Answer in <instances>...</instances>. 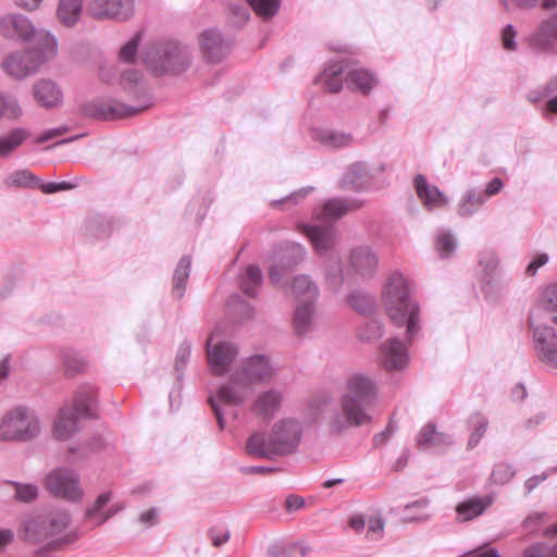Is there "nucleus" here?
Wrapping results in <instances>:
<instances>
[{"mask_svg": "<svg viewBox=\"0 0 557 557\" xmlns=\"http://www.w3.org/2000/svg\"><path fill=\"white\" fill-rule=\"evenodd\" d=\"M273 374L274 368L264 356H251L240 362L230 381L221 385L210 397L220 429L225 428L227 417L237 418V407L251 396L253 384L268 381Z\"/></svg>", "mask_w": 557, "mask_h": 557, "instance_id": "f257e3e1", "label": "nucleus"}, {"mask_svg": "<svg viewBox=\"0 0 557 557\" xmlns=\"http://www.w3.org/2000/svg\"><path fill=\"white\" fill-rule=\"evenodd\" d=\"M379 395L376 382L364 373H354L346 381V389L341 398V411L329 421L333 433H341L348 428L368 423L371 416L368 408Z\"/></svg>", "mask_w": 557, "mask_h": 557, "instance_id": "f03ea898", "label": "nucleus"}, {"mask_svg": "<svg viewBox=\"0 0 557 557\" xmlns=\"http://www.w3.org/2000/svg\"><path fill=\"white\" fill-rule=\"evenodd\" d=\"M410 281L393 271L382 287V305L396 326H406V338L412 341L420 330V307L412 298Z\"/></svg>", "mask_w": 557, "mask_h": 557, "instance_id": "7ed1b4c3", "label": "nucleus"}, {"mask_svg": "<svg viewBox=\"0 0 557 557\" xmlns=\"http://www.w3.org/2000/svg\"><path fill=\"white\" fill-rule=\"evenodd\" d=\"M301 435L300 423L295 419L285 418L273 425L269 437L261 433L252 434L247 441L246 449L256 457L272 458L275 455L289 454L298 447Z\"/></svg>", "mask_w": 557, "mask_h": 557, "instance_id": "20e7f679", "label": "nucleus"}, {"mask_svg": "<svg viewBox=\"0 0 557 557\" xmlns=\"http://www.w3.org/2000/svg\"><path fill=\"white\" fill-rule=\"evenodd\" d=\"M41 422L34 409L16 405L0 418V442L27 443L39 436Z\"/></svg>", "mask_w": 557, "mask_h": 557, "instance_id": "39448f33", "label": "nucleus"}, {"mask_svg": "<svg viewBox=\"0 0 557 557\" xmlns=\"http://www.w3.org/2000/svg\"><path fill=\"white\" fill-rule=\"evenodd\" d=\"M0 36L9 41L46 46L48 54L58 52L55 37L46 29H37L27 16L20 13H5L0 16Z\"/></svg>", "mask_w": 557, "mask_h": 557, "instance_id": "423d86ee", "label": "nucleus"}, {"mask_svg": "<svg viewBox=\"0 0 557 557\" xmlns=\"http://www.w3.org/2000/svg\"><path fill=\"white\" fill-rule=\"evenodd\" d=\"M143 60L156 74L180 73L189 66L190 53L176 41H157L145 48Z\"/></svg>", "mask_w": 557, "mask_h": 557, "instance_id": "0eeeda50", "label": "nucleus"}, {"mask_svg": "<svg viewBox=\"0 0 557 557\" xmlns=\"http://www.w3.org/2000/svg\"><path fill=\"white\" fill-rule=\"evenodd\" d=\"M94 413V397L90 391H82L75 396L72 406L60 409L52 425V435L55 440L66 441L79 429L78 419Z\"/></svg>", "mask_w": 557, "mask_h": 557, "instance_id": "6e6552de", "label": "nucleus"}, {"mask_svg": "<svg viewBox=\"0 0 557 557\" xmlns=\"http://www.w3.org/2000/svg\"><path fill=\"white\" fill-rule=\"evenodd\" d=\"M54 57L55 54H48L46 46L33 45L28 50L9 53L3 59L1 67L8 76L24 79L36 74L45 62Z\"/></svg>", "mask_w": 557, "mask_h": 557, "instance_id": "1a4fd4ad", "label": "nucleus"}, {"mask_svg": "<svg viewBox=\"0 0 557 557\" xmlns=\"http://www.w3.org/2000/svg\"><path fill=\"white\" fill-rule=\"evenodd\" d=\"M50 536V548H60L75 542L81 533L73 527L72 515L64 508L44 511Z\"/></svg>", "mask_w": 557, "mask_h": 557, "instance_id": "9d476101", "label": "nucleus"}, {"mask_svg": "<svg viewBox=\"0 0 557 557\" xmlns=\"http://www.w3.org/2000/svg\"><path fill=\"white\" fill-rule=\"evenodd\" d=\"M46 488L54 496L78 503L84 497L77 473L67 468L50 471L45 480Z\"/></svg>", "mask_w": 557, "mask_h": 557, "instance_id": "9b49d317", "label": "nucleus"}, {"mask_svg": "<svg viewBox=\"0 0 557 557\" xmlns=\"http://www.w3.org/2000/svg\"><path fill=\"white\" fill-rule=\"evenodd\" d=\"M236 346L221 337L215 330L207 342V358L212 373L215 375L226 374L237 357Z\"/></svg>", "mask_w": 557, "mask_h": 557, "instance_id": "f8f14e48", "label": "nucleus"}, {"mask_svg": "<svg viewBox=\"0 0 557 557\" xmlns=\"http://www.w3.org/2000/svg\"><path fill=\"white\" fill-rule=\"evenodd\" d=\"M87 13L97 20L127 21L135 13L134 0H90Z\"/></svg>", "mask_w": 557, "mask_h": 557, "instance_id": "ddd939ff", "label": "nucleus"}, {"mask_svg": "<svg viewBox=\"0 0 557 557\" xmlns=\"http://www.w3.org/2000/svg\"><path fill=\"white\" fill-rule=\"evenodd\" d=\"M529 46L539 53L557 54V11L545 16L528 38Z\"/></svg>", "mask_w": 557, "mask_h": 557, "instance_id": "4468645a", "label": "nucleus"}, {"mask_svg": "<svg viewBox=\"0 0 557 557\" xmlns=\"http://www.w3.org/2000/svg\"><path fill=\"white\" fill-rule=\"evenodd\" d=\"M124 509L121 502H113V493L106 491L97 496L85 510V520L90 529L104 524L109 519Z\"/></svg>", "mask_w": 557, "mask_h": 557, "instance_id": "2eb2a0df", "label": "nucleus"}, {"mask_svg": "<svg viewBox=\"0 0 557 557\" xmlns=\"http://www.w3.org/2000/svg\"><path fill=\"white\" fill-rule=\"evenodd\" d=\"M409 360L408 349L398 338H389L380 346L377 363L387 372L404 371Z\"/></svg>", "mask_w": 557, "mask_h": 557, "instance_id": "dca6fc26", "label": "nucleus"}, {"mask_svg": "<svg viewBox=\"0 0 557 557\" xmlns=\"http://www.w3.org/2000/svg\"><path fill=\"white\" fill-rule=\"evenodd\" d=\"M377 264V255L370 246H358L350 251L346 274L347 276L368 278L375 273Z\"/></svg>", "mask_w": 557, "mask_h": 557, "instance_id": "f3484780", "label": "nucleus"}, {"mask_svg": "<svg viewBox=\"0 0 557 557\" xmlns=\"http://www.w3.org/2000/svg\"><path fill=\"white\" fill-rule=\"evenodd\" d=\"M533 344L537 358L547 367L557 369V334L547 325H536Z\"/></svg>", "mask_w": 557, "mask_h": 557, "instance_id": "a211bd4d", "label": "nucleus"}, {"mask_svg": "<svg viewBox=\"0 0 557 557\" xmlns=\"http://www.w3.org/2000/svg\"><path fill=\"white\" fill-rule=\"evenodd\" d=\"M18 537L30 545H42L50 548V536L47 530L44 512L33 513L25 517L17 530Z\"/></svg>", "mask_w": 557, "mask_h": 557, "instance_id": "6ab92c4d", "label": "nucleus"}, {"mask_svg": "<svg viewBox=\"0 0 557 557\" xmlns=\"http://www.w3.org/2000/svg\"><path fill=\"white\" fill-rule=\"evenodd\" d=\"M198 44L203 57L211 62L222 60L230 51L221 33L214 28L201 32L198 36Z\"/></svg>", "mask_w": 557, "mask_h": 557, "instance_id": "aec40b11", "label": "nucleus"}, {"mask_svg": "<svg viewBox=\"0 0 557 557\" xmlns=\"http://www.w3.org/2000/svg\"><path fill=\"white\" fill-rule=\"evenodd\" d=\"M413 183L416 194L426 210L442 209L449 203L448 197L437 186L429 183L425 176L417 175Z\"/></svg>", "mask_w": 557, "mask_h": 557, "instance_id": "412c9836", "label": "nucleus"}, {"mask_svg": "<svg viewBox=\"0 0 557 557\" xmlns=\"http://www.w3.org/2000/svg\"><path fill=\"white\" fill-rule=\"evenodd\" d=\"M33 96L39 106L47 109L60 107L63 102L61 88L50 79L38 81L33 86Z\"/></svg>", "mask_w": 557, "mask_h": 557, "instance_id": "4be33fe9", "label": "nucleus"}, {"mask_svg": "<svg viewBox=\"0 0 557 557\" xmlns=\"http://www.w3.org/2000/svg\"><path fill=\"white\" fill-rule=\"evenodd\" d=\"M314 302L315 300H311L304 304L297 302L296 305L294 324L299 335L308 334L319 324V314L315 310Z\"/></svg>", "mask_w": 557, "mask_h": 557, "instance_id": "5701e85b", "label": "nucleus"}, {"mask_svg": "<svg viewBox=\"0 0 557 557\" xmlns=\"http://www.w3.org/2000/svg\"><path fill=\"white\" fill-rule=\"evenodd\" d=\"M304 233L309 237L318 253H326L335 244L336 236L332 227L304 226Z\"/></svg>", "mask_w": 557, "mask_h": 557, "instance_id": "b1692460", "label": "nucleus"}, {"mask_svg": "<svg viewBox=\"0 0 557 557\" xmlns=\"http://www.w3.org/2000/svg\"><path fill=\"white\" fill-rule=\"evenodd\" d=\"M450 443V437L444 433H438L431 423L424 425L417 437L418 446L428 450H440Z\"/></svg>", "mask_w": 557, "mask_h": 557, "instance_id": "393cba45", "label": "nucleus"}, {"mask_svg": "<svg viewBox=\"0 0 557 557\" xmlns=\"http://www.w3.org/2000/svg\"><path fill=\"white\" fill-rule=\"evenodd\" d=\"M282 397L277 392L269 391L260 394L252 404L253 414L270 419L280 408Z\"/></svg>", "mask_w": 557, "mask_h": 557, "instance_id": "a878e982", "label": "nucleus"}, {"mask_svg": "<svg viewBox=\"0 0 557 557\" xmlns=\"http://www.w3.org/2000/svg\"><path fill=\"white\" fill-rule=\"evenodd\" d=\"M493 503L492 496L469 498L460 503L457 508V517L460 521H469L482 515Z\"/></svg>", "mask_w": 557, "mask_h": 557, "instance_id": "bb28decb", "label": "nucleus"}, {"mask_svg": "<svg viewBox=\"0 0 557 557\" xmlns=\"http://www.w3.org/2000/svg\"><path fill=\"white\" fill-rule=\"evenodd\" d=\"M312 138L329 148L347 147L352 141L350 134L331 128L312 129Z\"/></svg>", "mask_w": 557, "mask_h": 557, "instance_id": "cd10ccee", "label": "nucleus"}, {"mask_svg": "<svg viewBox=\"0 0 557 557\" xmlns=\"http://www.w3.org/2000/svg\"><path fill=\"white\" fill-rule=\"evenodd\" d=\"M357 207H359V203L342 199H331L321 209L314 211V216L319 221H331L343 216Z\"/></svg>", "mask_w": 557, "mask_h": 557, "instance_id": "c85d7f7f", "label": "nucleus"}, {"mask_svg": "<svg viewBox=\"0 0 557 557\" xmlns=\"http://www.w3.org/2000/svg\"><path fill=\"white\" fill-rule=\"evenodd\" d=\"M83 12V0H59L57 8L58 21L66 26H75Z\"/></svg>", "mask_w": 557, "mask_h": 557, "instance_id": "c756f323", "label": "nucleus"}, {"mask_svg": "<svg viewBox=\"0 0 557 557\" xmlns=\"http://www.w3.org/2000/svg\"><path fill=\"white\" fill-rule=\"evenodd\" d=\"M342 74L343 66L339 63H332L317 77L315 83L325 90L336 92L343 85Z\"/></svg>", "mask_w": 557, "mask_h": 557, "instance_id": "7c9ffc66", "label": "nucleus"}, {"mask_svg": "<svg viewBox=\"0 0 557 557\" xmlns=\"http://www.w3.org/2000/svg\"><path fill=\"white\" fill-rule=\"evenodd\" d=\"M29 132L23 127H16L0 137V157H9L15 151L27 138Z\"/></svg>", "mask_w": 557, "mask_h": 557, "instance_id": "2f4dec72", "label": "nucleus"}, {"mask_svg": "<svg viewBox=\"0 0 557 557\" xmlns=\"http://www.w3.org/2000/svg\"><path fill=\"white\" fill-rule=\"evenodd\" d=\"M292 292L296 298V301L302 304L317 300L319 294L317 285L308 276L305 275L294 278L292 284Z\"/></svg>", "mask_w": 557, "mask_h": 557, "instance_id": "473e14b6", "label": "nucleus"}, {"mask_svg": "<svg viewBox=\"0 0 557 557\" xmlns=\"http://www.w3.org/2000/svg\"><path fill=\"white\" fill-rule=\"evenodd\" d=\"M368 182V170L363 163L351 164L342 178L345 188L360 189Z\"/></svg>", "mask_w": 557, "mask_h": 557, "instance_id": "72a5a7b5", "label": "nucleus"}, {"mask_svg": "<svg viewBox=\"0 0 557 557\" xmlns=\"http://www.w3.org/2000/svg\"><path fill=\"white\" fill-rule=\"evenodd\" d=\"M347 83L357 90L367 94L376 86L377 79L371 72L358 69L349 72Z\"/></svg>", "mask_w": 557, "mask_h": 557, "instance_id": "f704fd0d", "label": "nucleus"}, {"mask_svg": "<svg viewBox=\"0 0 557 557\" xmlns=\"http://www.w3.org/2000/svg\"><path fill=\"white\" fill-rule=\"evenodd\" d=\"M262 283V274L257 265H249L240 278L243 292L248 296H256Z\"/></svg>", "mask_w": 557, "mask_h": 557, "instance_id": "c9c22d12", "label": "nucleus"}, {"mask_svg": "<svg viewBox=\"0 0 557 557\" xmlns=\"http://www.w3.org/2000/svg\"><path fill=\"white\" fill-rule=\"evenodd\" d=\"M190 273V260L187 257H183L173 275L174 288L173 293L176 297L181 298L184 295L185 285Z\"/></svg>", "mask_w": 557, "mask_h": 557, "instance_id": "e433bc0d", "label": "nucleus"}, {"mask_svg": "<svg viewBox=\"0 0 557 557\" xmlns=\"http://www.w3.org/2000/svg\"><path fill=\"white\" fill-rule=\"evenodd\" d=\"M485 202V196L474 190L465 194L458 206L460 216H470Z\"/></svg>", "mask_w": 557, "mask_h": 557, "instance_id": "4c0bfd02", "label": "nucleus"}, {"mask_svg": "<svg viewBox=\"0 0 557 557\" xmlns=\"http://www.w3.org/2000/svg\"><path fill=\"white\" fill-rule=\"evenodd\" d=\"M257 15L268 20L277 14L281 0H247Z\"/></svg>", "mask_w": 557, "mask_h": 557, "instance_id": "58836bf2", "label": "nucleus"}, {"mask_svg": "<svg viewBox=\"0 0 557 557\" xmlns=\"http://www.w3.org/2000/svg\"><path fill=\"white\" fill-rule=\"evenodd\" d=\"M10 486L13 488L14 497L18 502L29 503L38 497V486L30 483L11 482Z\"/></svg>", "mask_w": 557, "mask_h": 557, "instance_id": "ea45409f", "label": "nucleus"}, {"mask_svg": "<svg viewBox=\"0 0 557 557\" xmlns=\"http://www.w3.org/2000/svg\"><path fill=\"white\" fill-rule=\"evenodd\" d=\"M500 2L504 9L509 12L515 7L523 9L534 8L539 0H500ZM541 5L544 10H552L557 8V0H542Z\"/></svg>", "mask_w": 557, "mask_h": 557, "instance_id": "a19ab883", "label": "nucleus"}, {"mask_svg": "<svg viewBox=\"0 0 557 557\" xmlns=\"http://www.w3.org/2000/svg\"><path fill=\"white\" fill-rule=\"evenodd\" d=\"M407 520H423L430 517L429 500L422 498L405 507Z\"/></svg>", "mask_w": 557, "mask_h": 557, "instance_id": "79ce46f5", "label": "nucleus"}, {"mask_svg": "<svg viewBox=\"0 0 557 557\" xmlns=\"http://www.w3.org/2000/svg\"><path fill=\"white\" fill-rule=\"evenodd\" d=\"M435 246L441 257L446 258L456 250V240L450 233L442 231L436 236Z\"/></svg>", "mask_w": 557, "mask_h": 557, "instance_id": "37998d69", "label": "nucleus"}, {"mask_svg": "<svg viewBox=\"0 0 557 557\" xmlns=\"http://www.w3.org/2000/svg\"><path fill=\"white\" fill-rule=\"evenodd\" d=\"M35 177L27 170H18L12 172L4 180V184L9 187H27L33 185Z\"/></svg>", "mask_w": 557, "mask_h": 557, "instance_id": "c03bdc74", "label": "nucleus"}, {"mask_svg": "<svg viewBox=\"0 0 557 557\" xmlns=\"http://www.w3.org/2000/svg\"><path fill=\"white\" fill-rule=\"evenodd\" d=\"M539 302L549 311H557V283L549 284L541 290Z\"/></svg>", "mask_w": 557, "mask_h": 557, "instance_id": "a18cd8bd", "label": "nucleus"}, {"mask_svg": "<svg viewBox=\"0 0 557 557\" xmlns=\"http://www.w3.org/2000/svg\"><path fill=\"white\" fill-rule=\"evenodd\" d=\"M487 421L486 419L481 414H474L470 419V428L472 429L471 436L469 438V446L474 447L483 434L486 431Z\"/></svg>", "mask_w": 557, "mask_h": 557, "instance_id": "49530a36", "label": "nucleus"}, {"mask_svg": "<svg viewBox=\"0 0 557 557\" xmlns=\"http://www.w3.org/2000/svg\"><path fill=\"white\" fill-rule=\"evenodd\" d=\"M549 519L546 512H532L530 513L522 523L523 529L530 533H536Z\"/></svg>", "mask_w": 557, "mask_h": 557, "instance_id": "de8ad7c7", "label": "nucleus"}, {"mask_svg": "<svg viewBox=\"0 0 557 557\" xmlns=\"http://www.w3.org/2000/svg\"><path fill=\"white\" fill-rule=\"evenodd\" d=\"M160 509L157 507H150L143 510L137 518V522L144 528L149 529L159 523Z\"/></svg>", "mask_w": 557, "mask_h": 557, "instance_id": "09e8293b", "label": "nucleus"}, {"mask_svg": "<svg viewBox=\"0 0 557 557\" xmlns=\"http://www.w3.org/2000/svg\"><path fill=\"white\" fill-rule=\"evenodd\" d=\"M347 302L351 308L359 312H366L372 306L371 298L362 293H354L349 295Z\"/></svg>", "mask_w": 557, "mask_h": 557, "instance_id": "8fccbe9b", "label": "nucleus"}, {"mask_svg": "<svg viewBox=\"0 0 557 557\" xmlns=\"http://www.w3.org/2000/svg\"><path fill=\"white\" fill-rule=\"evenodd\" d=\"M305 253V248L301 245L293 243L286 247V255L281 258V261L286 259L287 267H292L302 260Z\"/></svg>", "mask_w": 557, "mask_h": 557, "instance_id": "3c124183", "label": "nucleus"}, {"mask_svg": "<svg viewBox=\"0 0 557 557\" xmlns=\"http://www.w3.org/2000/svg\"><path fill=\"white\" fill-rule=\"evenodd\" d=\"M513 474L515 472L509 465L498 463L493 469L492 479L495 483L504 484L508 482Z\"/></svg>", "mask_w": 557, "mask_h": 557, "instance_id": "603ef678", "label": "nucleus"}, {"mask_svg": "<svg viewBox=\"0 0 557 557\" xmlns=\"http://www.w3.org/2000/svg\"><path fill=\"white\" fill-rule=\"evenodd\" d=\"M516 37H517V32H516L515 27L510 24L506 25L504 27V29L502 30L503 47L506 50L515 51L518 46L517 41H516Z\"/></svg>", "mask_w": 557, "mask_h": 557, "instance_id": "864d4df0", "label": "nucleus"}, {"mask_svg": "<svg viewBox=\"0 0 557 557\" xmlns=\"http://www.w3.org/2000/svg\"><path fill=\"white\" fill-rule=\"evenodd\" d=\"M138 39H139V36H136L121 48V51H120L121 60H123L125 62L133 61V59L135 58L136 51H137Z\"/></svg>", "mask_w": 557, "mask_h": 557, "instance_id": "5fc2aeb1", "label": "nucleus"}, {"mask_svg": "<svg viewBox=\"0 0 557 557\" xmlns=\"http://www.w3.org/2000/svg\"><path fill=\"white\" fill-rule=\"evenodd\" d=\"M210 537L215 547H220L230 540V531L225 528H212Z\"/></svg>", "mask_w": 557, "mask_h": 557, "instance_id": "6e6d98bb", "label": "nucleus"}, {"mask_svg": "<svg viewBox=\"0 0 557 557\" xmlns=\"http://www.w3.org/2000/svg\"><path fill=\"white\" fill-rule=\"evenodd\" d=\"M383 333L382 325L377 321H371L364 332L360 333V337L371 341L381 337Z\"/></svg>", "mask_w": 557, "mask_h": 557, "instance_id": "4d7b16f0", "label": "nucleus"}, {"mask_svg": "<svg viewBox=\"0 0 557 557\" xmlns=\"http://www.w3.org/2000/svg\"><path fill=\"white\" fill-rule=\"evenodd\" d=\"M548 259H549L548 255H546V253L537 255L533 259V261L528 265L527 274L531 275V276L535 275L536 272L539 271V269L548 262Z\"/></svg>", "mask_w": 557, "mask_h": 557, "instance_id": "13d9d810", "label": "nucleus"}, {"mask_svg": "<svg viewBox=\"0 0 557 557\" xmlns=\"http://www.w3.org/2000/svg\"><path fill=\"white\" fill-rule=\"evenodd\" d=\"M504 187V183L500 178L495 177L493 178L485 187L483 196H485V199L487 197H492L496 194H498Z\"/></svg>", "mask_w": 557, "mask_h": 557, "instance_id": "bf43d9fd", "label": "nucleus"}, {"mask_svg": "<svg viewBox=\"0 0 557 557\" xmlns=\"http://www.w3.org/2000/svg\"><path fill=\"white\" fill-rule=\"evenodd\" d=\"M368 534H373L380 536L384 529V523L382 518L373 517L369 519L368 523Z\"/></svg>", "mask_w": 557, "mask_h": 557, "instance_id": "052dcab7", "label": "nucleus"}, {"mask_svg": "<svg viewBox=\"0 0 557 557\" xmlns=\"http://www.w3.org/2000/svg\"><path fill=\"white\" fill-rule=\"evenodd\" d=\"M545 544L537 542L528 547L521 557H544Z\"/></svg>", "mask_w": 557, "mask_h": 557, "instance_id": "680f3d73", "label": "nucleus"}, {"mask_svg": "<svg viewBox=\"0 0 557 557\" xmlns=\"http://www.w3.org/2000/svg\"><path fill=\"white\" fill-rule=\"evenodd\" d=\"M14 539V533L10 529L0 528V550H3Z\"/></svg>", "mask_w": 557, "mask_h": 557, "instance_id": "e2e57ef3", "label": "nucleus"}, {"mask_svg": "<svg viewBox=\"0 0 557 557\" xmlns=\"http://www.w3.org/2000/svg\"><path fill=\"white\" fill-rule=\"evenodd\" d=\"M70 188V184L66 182L61 183H49L42 187V190L47 194L57 193L59 190L67 189Z\"/></svg>", "mask_w": 557, "mask_h": 557, "instance_id": "0e129e2a", "label": "nucleus"}, {"mask_svg": "<svg viewBox=\"0 0 557 557\" xmlns=\"http://www.w3.org/2000/svg\"><path fill=\"white\" fill-rule=\"evenodd\" d=\"M367 522L364 518L360 515L352 516L349 520V525L357 532H360L364 529Z\"/></svg>", "mask_w": 557, "mask_h": 557, "instance_id": "69168bd1", "label": "nucleus"}, {"mask_svg": "<svg viewBox=\"0 0 557 557\" xmlns=\"http://www.w3.org/2000/svg\"><path fill=\"white\" fill-rule=\"evenodd\" d=\"M10 370L11 368L9 356L0 359V383L9 376Z\"/></svg>", "mask_w": 557, "mask_h": 557, "instance_id": "338daca9", "label": "nucleus"}, {"mask_svg": "<svg viewBox=\"0 0 557 557\" xmlns=\"http://www.w3.org/2000/svg\"><path fill=\"white\" fill-rule=\"evenodd\" d=\"M472 557H500V555L495 548H488L473 552Z\"/></svg>", "mask_w": 557, "mask_h": 557, "instance_id": "774afa93", "label": "nucleus"}]
</instances>
